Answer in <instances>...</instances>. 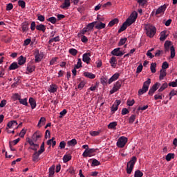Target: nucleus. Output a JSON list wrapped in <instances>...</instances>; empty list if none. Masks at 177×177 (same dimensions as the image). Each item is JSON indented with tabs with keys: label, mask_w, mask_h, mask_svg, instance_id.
<instances>
[{
	"label": "nucleus",
	"mask_w": 177,
	"mask_h": 177,
	"mask_svg": "<svg viewBox=\"0 0 177 177\" xmlns=\"http://www.w3.org/2000/svg\"><path fill=\"white\" fill-rule=\"evenodd\" d=\"M48 91L50 92V93H55V92H57V86L56 84H51Z\"/></svg>",
	"instance_id": "obj_23"
},
{
	"label": "nucleus",
	"mask_w": 177,
	"mask_h": 177,
	"mask_svg": "<svg viewBox=\"0 0 177 177\" xmlns=\"http://www.w3.org/2000/svg\"><path fill=\"white\" fill-rule=\"evenodd\" d=\"M47 21H49L50 23H52V24H56V22L57 21V19L55 17H51L46 19Z\"/></svg>",
	"instance_id": "obj_38"
},
{
	"label": "nucleus",
	"mask_w": 177,
	"mask_h": 177,
	"mask_svg": "<svg viewBox=\"0 0 177 177\" xmlns=\"http://www.w3.org/2000/svg\"><path fill=\"white\" fill-rule=\"evenodd\" d=\"M106 28V24L102 22H100L95 26V28H97V30H103V28Z\"/></svg>",
	"instance_id": "obj_27"
},
{
	"label": "nucleus",
	"mask_w": 177,
	"mask_h": 177,
	"mask_svg": "<svg viewBox=\"0 0 177 177\" xmlns=\"http://www.w3.org/2000/svg\"><path fill=\"white\" fill-rule=\"evenodd\" d=\"M96 21L90 23L87 25V28L88 29L89 31H91V30H93V28L95 27V25L96 24Z\"/></svg>",
	"instance_id": "obj_41"
},
{
	"label": "nucleus",
	"mask_w": 177,
	"mask_h": 177,
	"mask_svg": "<svg viewBox=\"0 0 177 177\" xmlns=\"http://www.w3.org/2000/svg\"><path fill=\"white\" fill-rule=\"evenodd\" d=\"M37 28V25L35 24V21H32L30 25L31 31H34Z\"/></svg>",
	"instance_id": "obj_61"
},
{
	"label": "nucleus",
	"mask_w": 177,
	"mask_h": 177,
	"mask_svg": "<svg viewBox=\"0 0 177 177\" xmlns=\"http://www.w3.org/2000/svg\"><path fill=\"white\" fill-rule=\"evenodd\" d=\"M156 67H157V64H156V63L151 64L150 68H151V73H153V74H154V73H156Z\"/></svg>",
	"instance_id": "obj_44"
},
{
	"label": "nucleus",
	"mask_w": 177,
	"mask_h": 177,
	"mask_svg": "<svg viewBox=\"0 0 177 177\" xmlns=\"http://www.w3.org/2000/svg\"><path fill=\"white\" fill-rule=\"evenodd\" d=\"M128 26L127 25V24H125V22H124L122 25V26L120 27V28L118 30V33H121L122 32V31H125V29L127 28Z\"/></svg>",
	"instance_id": "obj_35"
},
{
	"label": "nucleus",
	"mask_w": 177,
	"mask_h": 177,
	"mask_svg": "<svg viewBox=\"0 0 177 177\" xmlns=\"http://www.w3.org/2000/svg\"><path fill=\"white\" fill-rule=\"evenodd\" d=\"M115 127H117V122H112L108 125L109 129H115Z\"/></svg>",
	"instance_id": "obj_36"
},
{
	"label": "nucleus",
	"mask_w": 177,
	"mask_h": 177,
	"mask_svg": "<svg viewBox=\"0 0 177 177\" xmlns=\"http://www.w3.org/2000/svg\"><path fill=\"white\" fill-rule=\"evenodd\" d=\"M82 61L86 64H89V62H91V53H86L82 55Z\"/></svg>",
	"instance_id": "obj_9"
},
{
	"label": "nucleus",
	"mask_w": 177,
	"mask_h": 177,
	"mask_svg": "<svg viewBox=\"0 0 177 177\" xmlns=\"http://www.w3.org/2000/svg\"><path fill=\"white\" fill-rule=\"evenodd\" d=\"M80 67H82V61L81 60V59H78L77 63L74 68L78 69L80 68Z\"/></svg>",
	"instance_id": "obj_49"
},
{
	"label": "nucleus",
	"mask_w": 177,
	"mask_h": 177,
	"mask_svg": "<svg viewBox=\"0 0 177 177\" xmlns=\"http://www.w3.org/2000/svg\"><path fill=\"white\" fill-rule=\"evenodd\" d=\"M71 160V156L70 155H64L63 157L64 162H68Z\"/></svg>",
	"instance_id": "obj_43"
},
{
	"label": "nucleus",
	"mask_w": 177,
	"mask_h": 177,
	"mask_svg": "<svg viewBox=\"0 0 177 177\" xmlns=\"http://www.w3.org/2000/svg\"><path fill=\"white\" fill-rule=\"evenodd\" d=\"M160 99V100H162V94H156L154 95V100H158Z\"/></svg>",
	"instance_id": "obj_57"
},
{
	"label": "nucleus",
	"mask_w": 177,
	"mask_h": 177,
	"mask_svg": "<svg viewBox=\"0 0 177 177\" xmlns=\"http://www.w3.org/2000/svg\"><path fill=\"white\" fill-rule=\"evenodd\" d=\"M36 30L38 31H42V32H45V31H46V26L40 24L36 26Z\"/></svg>",
	"instance_id": "obj_15"
},
{
	"label": "nucleus",
	"mask_w": 177,
	"mask_h": 177,
	"mask_svg": "<svg viewBox=\"0 0 177 177\" xmlns=\"http://www.w3.org/2000/svg\"><path fill=\"white\" fill-rule=\"evenodd\" d=\"M27 62V58L24 57L23 55H21L18 59V64L19 66H23Z\"/></svg>",
	"instance_id": "obj_19"
},
{
	"label": "nucleus",
	"mask_w": 177,
	"mask_h": 177,
	"mask_svg": "<svg viewBox=\"0 0 177 177\" xmlns=\"http://www.w3.org/2000/svg\"><path fill=\"white\" fill-rule=\"evenodd\" d=\"M71 6L70 0H64V2L60 6L61 9H68Z\"/></svg>",
	"instance_id": "obj_11"
},
{
	"label": "nucleus",
	"mask_w": 177,
	"mask_h": 177,
	"mask_svg": "<svg viewBox=\"0 0 177 177\" xmlns=\"http://www.w3.org/2000/svg\"><path fill=\"white\" fill-rule=\"evenodd\" d=\"M29 103L30 104V107H31L32 110H34V109H35V107H37V102L35 101V100L34 98L30 97Z\"/></svg>",
	"instance_id": "obj_17"
},
{
	"label": "nucleus",
	"mask_w": 177,
	"mask_h": 177,
	"mask_svg": "<svg viewBox=\"0 0 177 177\" xmlns=\"http://www.w3.org/2000/svg\"><path fill=\"white\" fill-rule=\"evenodd\" d=\"M150 84H151V80L148 78L147 81H145L143 84L142 88L138 91V95H143L149 91V86H150Z\"/></svg>",
	"instance_id": "obj_4"
},
{
	"label": "nucleus",
	"mask_w": 177,
	"mask_h": 177,
	"mask_svg": "<svg viewBox=\"0 0 177 177\" xmlns=\"http://www.w3.org/2000/svg\"><path fill=\"white\" fill-rule=\"evenodd\" d=\"M160 86H161V84L156 82L149 89V92H148V95H149L150 96H153V95L154 94V92H156V91H157V89H158V88H160Z\"/></svg>",
	"instance_id": "obj_7"
},
{
	"label": "nucleus",
	"mask_w": 177,
	"mask_h": 177,
	"mask_svg": "<svg viewBox=\"0 0 177 177\" xmlns=\"http://www.w3.org/2000/svg\"><path fill=\"white\" fill-rule=\"evenodd\" d=\"M37 20H39V21H45V16L37 15Z\"/></svg>",
	"instance_id": "obj_59"
},
{
	"label": "nucleus",
	"mask_w": 177,
	"mask_h": 177,
	"mask_svg": "<svg viewBox=\"0 0 177 177\" xmlns=\"http://www.w3.org/2000/svg\"><path fill=\"white\" fill-rule=\"evenodd\" d=\"M40 138H42V133L39 131H37L32 136L34 142H37Z\"/></svg>",
	"instance_id": "obj_10"
},
{
	"label": "nucleus",
	"mask_w": 177,
	"mask_h": 177,
	"mask_svg": "<svg viewBox=\"0 0 177 177\" xmlns=\"http://www.w3.org/2000/svg\"><path fill=\"white\" fill-rule=\"evenodd\" d=\"M118 19L115 18L114 19L111 20L109 23V27H113V26L115 25V24H118Z\"/></svg>",
	"instance_id": "obj_33"
},
{
	"label": "nucleus",
	"mask_w": 177,
	"mask_h": 177,
	"mask_svg": "<svg viewBox=\"0 0 177 177\" xmlns=\"http://www.w3.org/2000/svg\"><path fill=\"white\" fill-rule=\"evenodd\" d=\"M122 86V80H118L116 82L112 89L110 91V94L113 95V93H115V92H118V91H120L121 88V86Z\"/></svg>",
	"instance_id": "obj_5"
},
{
	"label": "nucleus",
	"mask_w": 177,
	"mask_h": 177,
	"mask_svg": "<svg viewBox=\"0 0 177 177\" xmlns=\"http://www.w3.org/2000/svg\"><path fill=\"white\" fill-rule=\"evenodd\" d=\"M135 120H136V115H131L129 119V123L133 124Z\"/></svg>",
	"instance_id": "obj_47"
},
{
	"label": "nucleus",
	"mask_w": 177,
	"mask_h": 177,
	"mask_svg": "<svg viewBox=\"0 0 177 177\" xmlns=\"http://www.w3.org/2000/svg\"><path fill=\"white\" fill-rule=\"evenodd\" d=\"M127 142L128 138L127 137L122 136L118 140L117 146L118 147L122 149V147H125V145H127Z\"/></svg>",
	"instance_id": "obj_6"
},
{
	"label": "nucleus",
	"mask_w": 177,
	"mask_h": 177,
	"mask_svg": "<svg viewBox=\"0 0 177 177\" xmlns=\"http://www.w3.org/2000/svg\"><path fill=\"white\" fill-rule=\"evenodd\" d=\"M20 104H23L24 106H28V102H27V98L20 99L19 100Z\"/></svg>",
	"instance_id": "obj_46"
},
{
	"label": "nucleus",
	"mask_w": 177,
	"mask_h": 177,
	"mask_svg": "<svg viewBox=\"0 0 177 177\" xmlns=\"http://www.w3.org/2000/svg\"><path fill=\"white\" fill-rule=\"evenodd\" d=\"M37 142L34 141V139H29L28 140V143L30 145V146H38V144H35Z\"/></svg>",
	"instance_id": "obj_53"
},
{
	"label": "nucleus",
	"mask_w": 177,
	"mask_h": 177,
	"mask_svg": "<svg viewBox=\"0 0 177 177\" xmlns=\"http://www.w3.org/2000/svg\"><path fill=\"white\" fill-rule=\"evenodd\" d=\"M55 165L49 168V177H53V175H55Z\"/></svg>",
	"instance_id": "obj_34"
},
{
	"label": "nucleus",
	"mask_w": 177,
	"mask_h": 177,
	"mask_svg": "<svg viewBox=\"0 0 177 177\" xmlns=\"http://www.w3.org/2000/svg\"><path fill=\"white\" fill-rule=\"evenodd\" d=\"M145 30L146 35H147V37H149V38H153V37L156 35V32H157V28H156L154 26L151 24L145 25Z\"/></svg>",
	"instance_id": "obj_1"
},
{
	"label": "nucleus",
	"mask_w": 177,
	"mask_h": 177,
	"mask_svg": "<svg viewBox=\"0 0 177 177\" xmlns=\"http://www.w3.org/2000/svg\"><path fill=\"white\" fill-rule=\"evenodd\" d=\"M41 60H42V56H41V54H39V52L35 53V63H39V62H41Z\"/></svg>",
	"instance_id": "obj_24"
},
{
	"label": "nucleus",
	"mask_w": 177,
	"mask_h": 177,
	"mask_svg": "<svg viewBox=\"0 0 177 177\" xmlns=\"http://www.w3.org/2000/svg\"><path fill=\"white\" fill-rule=\"evenodd\" d=\"M166 161H171V160L175 158V153H168L167 156H166Z\"/></svg>",
	"instance_id": "obj_31"
},
{
	"label": "nucleus",
	"mask_w": 177,
	"mask_h": 177,
	"mask_svg": "<svg viewBox=\"0 0 177 177\" xmlns=\"http://www.w3.org/2000/svg\"><path fill=\"white\" fill-rule=\"evenodd\" d=\"M28 22L25 21L24 23H22L21 24V27H22V31L23 32H26V31H28Z\"/></svg>",
	"instance_id": "obj_25"
},
{
	"label": "nucleus",
	"mask_w": 177,
	"mask_h": 177,
	"mask_svg": "<svg viewBox=\"0 0 177 177\" xmlns=\"http://www.w3.org/2000/svg\"><path fill=\"white\" fill-rule=\"evenodd\" d=\"M166 9H167V6L165 5L161 6L156 10V15H160L161 13H164Z\"/></svg>",
	"instance_id": "obj_13"
},
{
	"label": "nucleus",
	"mask_w": 177,
	"mask_h": 177,
	"mask_svg": "<svg viewBox=\"0 0 177 177\" xmlns=\"http://www.w3.org/2000/svg\"><path fill=\"white\" fill-rule=\"evenodd\" d=\"M91 160H92L91 167H97V166L100 165V162H99L97 160L93 159Z\"/></svg>",
	"instance_id": "obj_40"
},
{
	"label": "nucleus",
	"mask_w": 177,
	"mask_h": 177,
	"mask_svg": "<svg viewBox=\"0 0 177 177\" xmlns=\"http://www.w3.org/2000/svg\"><path fill=\"white\" fill-rule=\"evenodd\" d=\"M101 84L102 85H106L107 84V82H109V80H107V77H101Z\"/></svg>",
	"instance_id": "obj_48"
},
{
	"label": "nucleus",
	"mask_w": 177,
	"mask_h": 177,
	"mask_svg": "<svg viewBox=\"0 0 177 177\" xmlns=\"http://www.w3.org/2000/svg\"><path fill=\"white\" fill-rule=\"evenodd\" d=\"M39 154L37 153V151L34 152V153L32 154V161L34 162H38V161H39Z\"/></svg>",
	"instance_id": "obj_22"
},
{
	"label": "nucleus",
	"mask_w": 177,
	"mask_h": 177,
	"mask_svg": "<svg viewBox=\"0 0 177 177\" xmlns=\"http://www.w3.org/2000/svg\"><path fill=\"white\" fill-rule=\"evenodd\" d=\"M46 122V118L41 117L38 122L37 127H39V128H41L42 125H45Z\"/></svg>",
	"instance_id": "obj_26"
},
{
	"label": "nucleus",
	"mask_w": 177,
	"mask_h": 177,
	"mask_svg": "<svg viewBox=\"0 0 177 177\" xmlns=\"http://www.w3.org/2000/svg\"><path fill=\"white\" fill-rule=\"evenodd\" d=\"M127 39L126 37L120 39L119 43H118V46H122V45H124L125 43L127 42Z\"/></svg>",
	"instance_id": "obj_50"
},
{
	"label": "nucleus",
	"mask_w": 177,
	"mask_h": 177,
	"mask_svg": "<svg viewBox=\"0 0 177 177\" xmlns=\"http://www.w3.org/2000/svg\"><path fill=\"white\" fill-rule=\"evenodd\" d=\"M59 147H60V149H65V147H66V142L62 141L59 143Z\"/></svg>",
	"instance_id": "obj_64"
},
{
	"label": "nucleus",
	"mask_w": 177,
	"mask_h": 177,
	"mask_svg": "<svg viewBox=\"0 0 177 177\" xmlns=\"http://www.w3.org/2000/svg\"><path fill=\"white\" fill-rule=\"evenodd\" d=\"M168 67H169V64H168V62H165L162 63V70H167V68H168Z\"/></svg>",
	"instance_id": "obj_54"
},
{
	"label": "nucleus",
	"mask_w": 177,
	"mask_h": 177,
	"mask_svg": "<svg viewBox=\"0 0 177 177\" xmlns=\"http://www.w3.org/2000/svg\"><path fill=\"white\" fill-rule=\"evenodd\" d=\"M142 70H143V65L140 64L136 70L137 74H139V73H142Z\"/></svg>",
	"instance_id": "obj_56"
},
{
	"label": "nucleus",
	"mask_w": 177,
	"mask_h": 177,
	"mask_svg": "<svg viewBox=\"0 0 177 177\" xmlns=\"http://www.w3.org/2000/svg\"><path fill=\"white\" fill-rule=\"evenodd\" d=\"M120 49L121 48H115L111 51V55H113V56H119L120 57H121V56H124L125 53H123L122 51L120 50Z\"/></svg>",
	"instance_id": "obj_8"
},
{
	"label": "nucleus",
	"mask_w": 177,
	"mask_h": 177,
	"mask_svg": "<svg viewBox=\"0 0 177 177\" xmlns=\"http://www.w3.org/2000/svg\"><path fill=\"white\" fill-rule=\"evenodd\" d=\"M8 128H16L17 127V122L16 120L10 121L7 124Z\"/></svg>",
	"instance_id": "obj_18"
},
{
	"label": "nucleus",
	"mask_w": 177,
	"mask_h": 177,
	"mask_svg": "<svg viewBox=\"0 0 177 177\" xmlns=\"http://www.w3.org/2000/svg\"><path fill=\"white\" fill-rule=\"evenodd\" d=\"M167 76V70L161 69L160 71L159 80L162 81L164 77Z\"/></svg>",
	"instance_id": "obj_21"
},
{
	"label": "nucleus",
	"mask_w": 177,
	"mask_h": 177,
	"mask_svg": "<svg viewBox=\"0 0 177 177\" xmlns=\"http://www.w3.org/2000/svg\"><path fill=\"white\" fill-rule=\"evenodd\" d=\"M5 106H6V100H3L0 102V107L3 108L5 107Z\"/></svg>",
	"instance_id": "obj_63"
},
{
	"label": "nucleus",
	"mask_w": 177,
	"mask_h": 177,
	"mask_svg": "<svg viewBox=\"0 0 177 177\" xmlns=\"http://www.w3.org/2000/svg\"><path fill=\"white\" fill-rule=\"evenodd\" d=\"M85 86V82L82 81L80 83L78 84L77 88L78 89H82Z\"/></svg>",
	"instance_id": "obj_60"
},
{
	"label": "nucleus",
	"mask_w": 177,
	"mask_h": 177,
	"mask_svg": "<svg viewBox=\"0 0 177 177\" xmlns=\"http://www.w3.org/2000/svg\"><path fill=\"white\" fill-rule=\"evenodd\" d=\"M137 2L142 8H145L147 5V0H137Z\"/></svg>",
	"instance_id": "obj_29"
},
{
	"label": "nucleus",
	"mask_w": 177,
	"mask_h": 177,
	"mask_svg": "<svg viewBox=\"0 0 177 177\" xmlns=\"http://www.w3.org/2000/svg\"><path fill=\"white\" fill-rule=\"evenodd\" d=\"M100 133V131H91L90 132V135H91V136H99V134Z\"/></svg>",
	"instance_id": "obj_62"
},
{
	"label": "nucleus",
	"mask_w": 177,
	"mask_h": 177,
	"mask_svg": "<svg viewBox=\"0 0 177 177\" xmlns=\"http://www.w3.org/2000/svg\"><path fill=\"white\" fill-rule=\"evenodd\" d=\"M167 39V35H165V32H162L160 37V41H164Z\"/></svg>",
	"instance_id": "obj_58"
},
{
	"label": "nucleus",
	"mask_w": 177,
	"mask_h": 177,
	"mask_svg": "<svg viewBox=\"0 0 177 177\" xmlns=\"http://www.w3.org/2000/svg\"><path fill=\"white\" fill-rule=\"evenodd\" d=\"M143 176V173L140 170H136L134 174V177H142Z\"/></svg>",
	"instance_id": "obj_52"
},
{
	"label": "nucleus",
	"mask_w": 177,
	"mask_h": 177,
	"mask_svg": "<svg viewBox=\"0 0 177 177\" xmlns=\"http://www.w3.org/2000/svg\"><path fill=\"white\" fill-rule=\"evenodd\" d=\"M17 68H19V65L17 64V62H13L9 66V70H16Z\"/></svg>",
	"instance_id": "obj_30"
},
{
	"label": "nucleus",
	"mask_w": 177,
	"mask_h": 177,
	"mask_svg": "<svg viewBox=\"0 0 177 177\" xmlns=\"http://www.w3.org/2000/svg\"><path fill=\"white\" fill-rule=\"evenodd\" d=\"M69 53L70 55H72V56H77L78 50H77V49L75 48H71L69 49Z\"/></svg>",
	"instance_id": "obj_39"
},
{
	"label": "nucleus",
	"mask_w": 177,
	"mask_h": 177,
	"mask_svg": "<svg viewBox=\"0 0 177 177\" xmlns=\"http://www.w3.org/2000/svg\"><path fill=\"white\" fill-rule=\"evenodd\" d=\"M60 41V37L59 36H57L55 37H53L49 40V44H52V42H59Z\"/></svg>",
	"instance_id": "obj_42"
},
{
	"label": "nucleus",
	"mask_w": 177,
	"mask_h": 177,
	"mask_svg": "<svg viewBox=\"0 0 177 177\" xmlns=\"http://www.w3.org/2000/svg\"><path fill=\"white\" fill-rule=\"evenodd\" d=\"M18 5L22 8L24 9L26 8V1L24 0H19L18 1Z\"/></svg>",
	"instance_id": "obj_45"
},
{
	"label": "nucleus",
	"mask_w": 177,
	"mask_h": 177,
	"mask_svg": "<svg viewBox=\"0 0 177 177\" xmlns=\"http://www.w3.org/2000/svg\"><path fill=\"white\" fill-rule=\"evenodd\" d=\"M84 76L86 77V78H89L90 80H94V78L96 77L95 74L91 73L89 72H84Z\"/></svg>",
	"instance_id": "obj_20"
},
{
	"label": "nucleus",
	"mask_w": 177,
	"mask_h": 177,
	"mask_svg": "<svg viewBox=\"0 0 177 177\" xmlns=\"http://www.w3.org/2000/svg\"><path fill=\"white\" fill-rule=\"evenodd\" d=\"M26 71V74H31L33 71H35V65H28Z\"/></svg>",
	"instance_id": "obj_14"
},
{
	"label": "nucleus",
	"mask_w": 177,
	"mask_h": 177,
	"mask_svg": "<svg viewBox=\"0 0 177 177\" xmlns=\"http://www.w3.org/2000/svg\"><path fill=\"white\" fill-rule=\"evenodd\" d=\"M68 146H75L77 145V140L75 138H73L69 141L67 142Z\"/></svg>",
	"instance_id": "obj_32"
},
{
	"label": "nucleus",
	"mask_w": 177,
	"mask_h": 177,
	"mask_svg": "<svg viewBox=\"0 0 177 177\" xmlns=\"http://www.w3.org/2000/svg\"><path fill=\"white\" fill-rule=\"evenodd\" d=\"M109 63L111 67L115 68V67L117 66V58H115V57H112L109 60Z\"/></svg>",
	"instance_id": "obj_16"
},
{
	"label": "nucleus",
	"mask_w": 177,
	"mask_h": 177,
	"mask_svg": "<svg viewBox=\"0 0 177 177\" xmlns=\"http://www.w3.org/2000/svg\"><path fill=\"white\" fill-rule=\"evenodd\" d=\"M130 19H131V20H133V21H136V19H138V12H136V11H133L130 17Z\"/></svg>",
	"instance_id": "obj_28"
},
{
	"label": "nucleus",
	"mask_w": 177,
	"mask_h": 177,
	"mask_svg": "<svg viewBox=\"0 0 177 177\" xmlns=\"http://www.w3.org/2000/svg\"><path fill=\"white\" fill-rule=\"evenodd\" d=\"M165 48V53H167V52H171L170 57L171 59H174L175 57V47L173 46H171V41H166L164 44Z\"/></svg>",
	"instance_id": "obj_2"
},
{
	"label": "nucleus",
	"mask_w": 177,
	"mask_h": 177,
	"mask_svg": "<svg viewBox=\"0 0 177 177\" xmlns=\"http://www.w3.org/2000/svg\"><path fill=\"white\" fill-rule=\"evenodd\" d=\"M124 23L128 27H129V26H131V24H133V23H135V21L129 17Z\"/></svg>",
	"instance_id": "obj_37"
},
{
	"label": "nucleus",
	"mask_w": 177,
	"mask_h": 177,
	"mask_svg": "<svg viewBox=\"0 0 177 177\" xmlns=\"http://www.w3.org/2000/svg\"><path fill=\"white\" fill-rule=\"evenodd\" d=\"M120 78V73H115L108 80V84H112L114 81H117V79Z\"/></svg>",
	"instance_id": "obj_12"
},
{
	"label": "nucleus",
	"mask_w": 177,
	"mask_h": 177,
	"mask_svg": "<svg viewBox=\"0 0 177 177\" xmlns=\"http://www.w3.org/2000/svg\"><path fill=\"white\" fill-rule=\"evenodd\" d=\"M136 161H138V158L136 156H133L130 161H129L127 164V172L129 175H131L132 174V171L133 169V167H135V164L136 163Z\"/></svg>",
	"instance_id": "obj_3"
},
{
	"label": "nucleus",
	"mask_w": 177,
	"mask_h": 177,
	"mask_svg": "<svg viewBox=\"0 0 177 177\" xmlns=\"http://www.w3.org/2000/svg\"><path fill=\"white\" fill-rule=\"evenodd\" d=\"M166 88H168V84L164 83L160 88L158 89V92H162Z\"/></svg>",
	"instance_id": "obj_51"
},
{
	"label": "nucleus",
	"mask_w": 177,
	"mask_h": 177,
	"mask_svg": "<svg viewBox=\"0 0 177 177\" xmlns=\"http://www.w3.org/2000/svg\"><path fill=\"white\" fill-rule=\"evenodd\" d=\"M66 114H67V110L63 109V111L59 113V118H63Z\"/></svg>",
	"instance_id": "obj_55"
}]
</instances>
